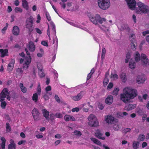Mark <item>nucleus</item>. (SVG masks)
Instances as JSON below:
<instances>
[{
    "instance_id": "c756f323",
    "label": "nucleus",
    "mask_w": 149,
    "mask_h": 149,
    "mask_svg": "<svg viewBox=\"0 0 149 149\" xmlns=\"http://www.w3.org/2000/svg\"><path fill=\"white\" fill-rule=\"evenodd\" d=\"M90 139L91 141H92L95 144H96L99 146H101V143L100 141H99L97 139L93 137H91V138Z\"/></svg>"
},
{
    "instance_id": "1a4fd4ad",
    "label": "nucleus",
    "mask_w": 149,
    "mask_h": 149,
    "mask_svg": "<svg viewBox=\"0 0 149 149\" xmlns=\"http://www.w3.org/2000/svg\"><path fill=\"white\" fill-rule=\"evenodd\" d=\"M85 93L84 92L81 91L77 95L72 96V98L74 101H79L83 97Z\"/></svg>"
},
{
    "instance_id": "ddd939ff",
    "label": "nucleus",
    "mask_w": 149,
    "mask_h": 149,
    "mask_svg": "<svg viewBox=\"0 0 149 149\" xmlns=\"http://www.w3.org/2000/svg\"><path fill=\"white\" fill-rule=\"evenodd\" d=\"M135 104H129L126 105L125 107V109L127 111H130L136 107Z\"/></svg>"
},
{
    "instance_id": "72a5a7b5",
    "label": "nucleus",
    "mask_w": 149,
    "mask_h": 149,
    "mask_svg": "<svg viewBox=\"0 0 149 149\" xmlns=\"http://www.w3.org/2000/svg\"><path fill=\"white\" fill-rule=\"evenodd\" d=\"M139 142L137 141H134L132 143V147L134 149H137L139 148Z\"/></svg>"
},
{
    "instance_id": "58836bf2",
    "label": "nucleus",
    "mask_w": 149,
    "mask_h": 149,
    "mask_svg": "<svg viewBox=\"0 0 149 149\" xmlns=\"http://www.w3.org/2000/svg\"><path fill=\"white\" fill-rule=\"evenodd\" d=\"M131 57L130 54L129 52H128L126 55V58L125 59V63H127L129 61V59Z\"/></svg>"
},
{
    "instance_id": "de8ad7c7",
    "label": "nucleus",
    "mask_w": 149,
    "mask_h": 149,
    "mask_svg": "<svg viewBox=\"0 0 149 149\" xmlns=\"http://www.w3.org/2000/svg\"><path fill=\"white\" fill-rule=\"evenodd\" d=\"M47 94H48V93H45L44 95L42 96V97L45 101L48 100L49 99V97Z\"/></svg>"
},
{
    "instance_id": "a19ab883",
    "label": "nucleus",
    "mask_w": 149,
    "mask_h": 149,
    "mask_svg": "<svg viewBox=\"0 0 149 149\" xmlns=\"http://www.w3.org/2000/svg\"><path fill=\"white\" fill-rule=\"evenodd\" d=\"M119 89L118 88H115L113 91L112 94L115 95H117L118 94Z\"/></svg>"
},
{
    "instance_id": "f8f14e48",
    "label": "nucleus",
    "mask_w": 149,
    "mask_h": 149,
    "mask_svg": "<svg viewBox=\"0 0 149 149\" xmlns=\"http://www.w3.org/2000/svg\"><path fill=\"white\" fill-rule=\"evenodd\" d=\"M15 62V61L14 59L12 58L11 59L10 62L8 65L7 67V70L9 72H11L13 70Z\"/></svg>"
},
{
    "instance_id": "f704fd0d",
    "label": "nucleus",
    "mask_w": 149,
    "mask_h": 149,
    "mask_svg": "<svg viewBox=\"0 0 149 149\" xmlns=\"http://www.w3.org/2000/svg\"><path fill=\"white\" fill-rule=\"evenodd\" d=\"M136 13L137 14H142L146 13L149 10H136Z\"/></svg>"
},
{
    "instance_id": "774afa93",
    "label": "nucleus",
    "mask_w": 149,
    "mask_h": 149,
    "mask_svg": "<svg viewBox=\"0 0 149 149\" xmlns=\"http://www.w3.org/2000/svg\"><path fill=\"white\" fill-rule=\"evenodd\" d=\"M35 30H36V32L38 33H39L40 34H42V32L41 31H40V30L38 29V28H36Z\"/></svg>"
},
{
    "instance_id": "5fc2aeb1",
    "label": "nucleus",
    "mask_w": 149,
    "mask_h": 149,
    "mask_svg": "<svg viewBox=\"0 0 149 149\" xmlns=\"http://www.w3.org/2000/svg\"><path fill=\"white\" fill-rule=\"evenodd\" d=\"M46 16L47 20L48 21H50L51 20V18L50 15L48 12H46Z\"/></svg>"
},
{
    "instance_id": "79ce46f5",
    "label": "nucleus",
    "mask_w": 149,
    "mask_h": 149,
    "mask_svg": "<svg viewBox=\"0 0 149 149\" xmlns=\"http://www.w3.org/2000/svg\"><path fill=\"white\" fill-rule=\"evenodd\" d=\"M6 131L7 132H9L11 131V129L10 126V125L9 123H6Z\"/></svg>"
},
{
    "instance_id": "2f4dec72",
    "label": "nucleus",
    "mask_w": 149,
    "mask_h": 149,
    "mask_svg": "<svg viewBox=\"0 0 149 149\" xmlns=\"http://www.w3.org/2000/svg\"><path fill=\"white\" fill-rule=\"evenodd\" d=\"M19 87L21 89L22 91L24 93H25L26 92L27 89L25 87L22 83H19Z\"/></svg>"
},
{
    "instance_id": "6e6552de",
    "label": "nucleus",
    "mask_w": 149,
    "mask_h": 149,
    "mask_svg": "<svg viewBox=\"0 0 149 149\" xmlns=\"http://www.w3.org/2000/svg\"><path fill=\"white\" fill-rule=\"evenodd\" d=\"M141 61L143 66H145L149 65V61L147 58L146 55L144 54H141Z\"/></svg>"
},
{
    "instance_id": "8fccbe9b",
    "label": "nucleus",
    "mask_w": 149,
    "mask_h": 149,
    "mask_svg": "<svg viewBox=\"0 0 149 149\" xmlns=\"http://www.w3.org/2000/svg\"><path fill=\"white\" fill-rule=\"evenodd\" d=\"M54 115L57 118H61L63 117L62 114L60 113H57Z\"/></svg>"
},
{
    "instance_id": "bb28decb",
    "label": "nucleus",
    "mask_w": 149,
    "mask_h": 149,
    "mask_svg": "<svg viewBox=\"0 0 149 149\" xmlns=\"http://www.w3.org/2000/svg\"><path fill=\"white\" fill-rule=\"evenodd\" d=\"M129 66L130 68L131 69H134L135 67V63L132 59H131L129 62Z\"/></svg>"
},
{
    "instance_id": "b1692460",
    "label": "nucleus",
    "mask_w": 149,
    "mask_h": 149,
    "mask_svg": "<svg viewBox=\"0 0 149 149\" xmlns=\"http://www.w3.org/2000/svg\"><path fill=\"white\" fill-rule=\"evenodd\" d=\"M13 34L16 36L18 35L19 33V30L18 27L17 26H14L13 28Z\"/></svg>"
},
{
    "instance_id": "7ed1b4c3",
    "label": "nucleus",
    "mask_w": 149,
    "mask_h": 149,
    "mask_svg": "<svg viewBox=\"0 0 149 149\" xmlns=\"http://www.w3.org/2000/svg\"><path fill=\"white\" fill-rule=\"evenodd\" d=\"M88 119L89 121L88 125L92 127H95L99 125V123L97 118L93 114H91L88 117Z\"/></svg>"
},
{
    "instance_id": "6e6d98bb",
    "label": "nucleus",
    "mask_w": 149,
    "mask_h": 149,
    "mask_svg": "<svg viewBox=\"0 0 149 149\" xmlns=\"http://www.w3.org/2000/svg\"><path fill=\"white\" fill-rule=\"evenodd\" d=\"M54 98L55 99L56 101L58 103H60V98H59L58 96L57 95H56L55 96Z\"/></svg>"
},
{
    "instance_id": "37998d69",
    "label": "nucleus",
    "mask_w": 149,
    "mask_h": 149,
    "mask_svg": "<svg viewBox=\"0 0 149 149\" xmlns=\"http://www.w3.org/2000/svg\"><path fill=\"white\" fill-rule=\"evenodd\" d=\"M6 96V95H4L1 93H0V101H4Z\"/></svg>"
},
{
    "instance_id": "0e129e2a",
    "label": "nucleus",
    "mask_w": 149,
    "mask_h": 149,
    "mask_svg": "<svg viewBox=\"0 0 149 149\" xmlns=\"http://www.w3.org/2000/svg\"><path fill=\"white\" fill-rule=\"evenodd\" d=\"M131 130V129L130 128H127L124 130V132L125 134L127 133L128 132H130Z\"/></svg>"
},
{
    "instance_id": "338daca9",
    "label": "nucleus",
    "mask_w": 149,
    "mask_h": 149,
    "mask_svg": "<svg viewBox=\"0 0 149 149\" xmlns=\"http://www.w3.org/2000/svg\"><path fill=\"white\" fill-rule=\"evenodd\" d=\"M113 86V83L111 82H110L109 83V84L107 86V88H111Z\"/></svg>"
},
{
    "instance_id": "c03bdc74",
    "label": "nucleus",
    "mask_w": 149,
    "mask_h": 149,
    "mask_svg": "<svg viewBox=\"0 0 149 149\" xmlns=\"http://www.w3.org/2000/svg\"><path fill=\"white\" fill-rule=\"evenodd\" d=\"M109 82V79L107 77H105L103 83L104 86H106Z\"/></svg>"
},
{
    "instance_id": "9d476101",
    "label": "nucleus",
    "mask_w": 149,
    "mask_h": 149,
    "mask_svg": "<svg viewBox=\"0 0 149 149\" xmlns=\"http://www.w3.org/2000/svg\"><path fill=\"white\" fill-rule=\"evenodd\" d=\"M127 3L129 8L132 9L135 8L136 6V2L135 0H126Z\"/></svg>"
},
{
    "instance_id": "20e7f679",
    "label": "nucleus",
    "mask_w": 149,
    "mask_h": 149,
    "mask_svg": "<svg viewBox=\"0 0 149 149\" xmlns=\"http://www.w3.org/2000/svg\"><path fill=\"white\" fill-rule=\"evenodd\" d=\"M98 3L101 9H106L109 8L110 5L109 0H98Z\"/></svg>"
},
{
    "instance_id": "39448f33",
    "label": "nucleus",
    "mask_w": 149,
    "mask_h": 149,
    "mask_svg": "<svg viewBox=\"0 0 149 149\" xmlns=\"http://www.w3.org/2000/svg\"><path fill=\"white\" fill-rule=\"evenodd\" d=\"M33 18L31 16L27 19L26 21V28L28 29L29 33L30 34L33 31Z\"/></svg>"
},
{
    "instance_id": "393cba45",
    "label": "nucleus",
    "mask_w": 149,
    "mask_h": 149,
    "mask_svg": "<svg viewBox=\"0 0 149 149\" xmlns=\"http://www.w3.org/2000/svg\"><path fill=\"white\" fill-rule=\"evenodd\" d=\"M38 68L39 71L38 72V74L40 78H43L45 76V74L43 72V69L42 67L40 68L39 66H38Z\"/></svg>"
},
{
    "instance_id": "a211bd4d",
    "label": "nucleus",
    "mask_w": 149,
    "mask_h": 149,
    "mask_svg": "<svg viewBox=\"0 0 149 149\" xmlns=\"http://www.w3.org/2000/svg\"><path fill=\"white\" fill-rule=\"evenodd\" d=\"M0 52L1 53V57L2 58L6 56H8V50L7 49H0Z\"/></svg>"
},
{
    "instance_id": "9b49d317",
    "label": "nucleus",
    "mask_w": 149,
    "mask_h": 149,
    "mask_svg": "<svg viewBox=\"0 0 149 149\" xmlns=\"http://www.w3.org/2000/svg\"><path fill=\"white\" fill-rule=\"evenodd\" d=\"M25 59V63L23 65V68L27 69L29 67V65L31 62V56H29V57H26Z\"/></svg>"
},
{
    "instance_id": "680f3d73",
    "label": "nucleus",
    "mask_w": 149,
    "mask_h": 149,
    "mask_svg": "<svg viewBox=\"0 0 149 149\" xmlns=\"http://www.w3.org/2000/svg\"><path fill=\"white\" fill-rule=\"evenodd\" d=\"M37 20L36 21V22L37 23H39L41 19V17L39 14H38L37 17Z\"/></svg>"
},
{
    "instance_id": "f257e3e1",
    "label": "nucleus",
    "mask_w": 149,
    "mask_h": 149,
    "mask_svg": "<svg viewBox=\"0 0 149 149\" xmlns=\"http://www.w3.org/2000/svg\"><path fill=\"white\" fill-rule=\"evenodd\" d=\"M137 91L129 87H126L123 89V93L120 95L121 100L125 103L128 102L130 99H134L137 95Z\"/></svg>"
},
{
    "instance_id": "4c0bfd02",
    "label": "nucleus",
    "mask_w": 149,
    "mask_h": 149,
    "mask_svg": "<svg viewBox=\"0 0 149 149\" xmlns=\"http://www.w3.org/2000/svg\"><path fill=\"white\" fill-rule=\"evenodd\" d=\"M1 102V107L3 109H5L6 108V106L7 105L6 102L3 101H0Z\"/></svg>"
},
{
    "instance_id": "0eeeda50",
    "label": "nucleus",
    "mask_w": 149,
    "mask_h": 149,
    "mask_svg": "<svg viewBox=\"0 0 149 149\" xmlns=\"http://www.w3.org/2000/svg\"><path fill=\"white\" fill-rule=\"evenodd\" d=\"M32 113L34 121H38L40 119V113L37 109L34 108L32 110Z\"/></svg>"
},
{
    "instance_id": "f03ea898",
    "label": "nucleus",
    "mask_w": 149,
    "mask_h": 149,
    "mask_svg": "<svg viewBox=\"0 0 149 149\" xmlns=\"http://www.w3.org/2000/svg\"><path fill=\"white\" fill-rule=\"evenodd\" d=\"M86 14L88 17L91 21L95 25L97 24L98 22L100 24H102L103 22H105L106 20L105 18H102L98 14H96L95 17L90 12H87L86 13Z\"/></svg>"
},
{
    "instance_id": "423d86ee",
    "label": "nucleus",
    "mask_w": 149,
    "mask_h": 149,
    "mask_svg": "<svg viewBox=\"0 0 149 149\" xmlns=\"http://www.w3.org/2000/svg\"><path fill=\"white\" fill-rule=\"evenodd\" d=\"M41 88L40 83H38V86L36 88V93L33 94L32 97L33 100L36 102L38 99V95H40L41 93Z\"/></svg>"
},
{
    "instance_id": "c9c22d12",
    "label": "nucleus",
    "mask_w": 149,
    "mask_h": 149,
    "mask_svg": "<svg viewBox=\"0 0 149 149\" xmlns=\"http://www.w3.org/2000/svg\"><path fill=\"white\" fill-rule=\"evenodd\" d=\"M135 35L134 34H132L130 36V39L131 43L136 42V40H135Z\"/></svg>"
},
{
    "instance_id": "3c124183",
    "label": "nucleus",
    "mask_w": 149,
    "mask_h": 149,
    "mask_svg": "<svg viewBox=\"0 0 149 149\" xmlns=\"http://www.w3.org/2000/svg\"><path fill=\"white\" fill-rule=\"evenodd\" d=\"M74 133L75 135L78 136H80L82 134L81 133L80 131L77 130H75L74 132Z\"/></svg>"
},
{
    "instance_id": "603ef678",
    "label": "nucleus",
    "mask_w": 149,
    "mask_h": 149,
    "mask_svg": "<svg viewBox=\"0 0 149 149\" xmlns=\"http://www.w3.org/2000/svg\"><path fill=\"white\" fill-rule=\"evenodd\" d=\"M55 116L53 113L51 114L50 115V120L52 122H53L55 119Z\"/></svg>"
},
{
    "instance_id": "7c9ffc66",
    "label": "nucleus",
    "mask_w": 149,
    "mask_h": 149,
    "mask_svg": "<svg viewBox=\"0 0 149 149\" xmlns=\"http://www.w3.org/2000/svg\"><path fill=\"white\" fill-rule=\"evenodd\" d=\"M134 57L135 61L136 62L139 61L141 59L140 54L138 52H135Z\"/></svg>"
},
{
    "instance_id": "4468645a",
    "label": "nucleus",
    "mask_w": 149,
    "mask_h": 149,
    "mask_svg": "<svg viewBox=\"0 0 149 149\" xmlns=\"http://www.w3.org/2000/svg\"><path fill=\"white\" fill-rule=\"evenodd\" d=\"M137 5L139 9H149V6L145 5L141 2H139L137 3Z\"/></svg>"
},
{
    "instance_id": "cd10ccee",
    "label": "nucleus",
    "mask_w": 149,
    "mask_h": 149,
    "mask_svg": "<svg viewBox=\"0 0 149 149\" xmlns=\"http://www.w3.org/2000/svg\"><path fill=\"white\" fill-rule=\"evenodd\" d=\"M1 139L2 141V143L1 144V148L2 149H5V148L6 140L3 137H1Z\"/></svg>"
},
{
    "instance_id": "f3484780",
    "label": "nucleus",
    "mask_w": 149,
    "mask_h": 149,
    "mask_svg": "<svg viewBox=\"0 0 149 149\" xmlns=\"http://www.w3.org/2000/svg\"><path fill=\"white\" fill-rule=\"evenodd\" d=\"M113 97L112 95H109L105 100V102L106 104L110 105L111 104L113 101Z\"/></svg>"
},
{
    "instance_id": "a18cd8bd",
    "label": "nucleus",
    "mask_w": 149,
    "mask_h": 149,
    "mask_svg": "<svg viewBox=\"0 0 149 149\" xmlns=\"http://www.w3.org/2000/svg\"><path fill=\"white\" fill-rule=\"evenodd\" d=\"M120 128V127L118 125H115L113 126V129L115 131H118Z\"/></svg>"
},
{
    "instance_id": "e433bc0d",
    "label": "nucleus",
    "mask_w": 149,
    "mask_h": 149,
    "mask_svg": "<svg viewBox=\"0 0 149 149\" xmlns=\"http://www.w3.org/2000/svg\"><path fill=\"white\" fill-rule=\"evenodd\" d=\"M145 136L144 134H139L138 137V139L141 141H143L145 139Z\"/></svg>"
},
{
    "instance_id": "6ab92c4d",
    "label": "nucleus",
    "mask_w": 149,
    "mask_h": 149,
    "mask_svg": "<svg viewBox=\"0 0 149 149\" xmlns=\"http://www.w3.org/2000/svg\"><path fill=\"white\" fill-rule=\"evenodd\" d=\"M95 136L98 139L104 140L105 138L102 136V134L101 132L99 130H97L96 132L95 133Z\"/></svg>"
},
{
    "instance_id": "13d9d810",
    "label": "nucleus",
    "mask_w": 149,
    "mask_h": 149,
    "mask_svg": "<svg viewBox=\"0 0 149 149\" xmlns=\"http://www.w3.org/2000/svg\"><path fill=\"white\" fill-rule=\"evenodd\" d=\"M41 44L42 45L46 46V47H48V44L47 42L45 41H42L41 42Z\"/></svg>"
},
{
    "instance_id": "4d7b16f0",
    "label": "nucleus",
    "mask_w": 149,
    "mask_h": 149,
    "mask_svg": "<svg viewBox=\"0 0 149 149\" xmlns=\"http://www.w3.org/2000/svg\"><path fill=\"white\" fill-rule=\"evenodd\" d=\"M117 117L118 118H121L123 117L122 112H119L117 114Z\"/></svg>"
},
{
    "instance_id": "052dcab7",
    "label": "nucleus",
    "mask_w": 149,
    "mask_h": 149,
    "mask_svg": "<svg viewBox=\"0 0 149 149\" xmlns=\"http://www.w3.org/2000/svg\"><path fill=\"white\" fill-rule=\"evenodd\" d=\"M16 72L18 74H20L22 73L23 71L21 68H18L17 69Z\"/></svg>"
},
{
    "instance_id": "2eb2a0df",
    "label": "nucleus",
    "mask_w": 149,
    "mask_h": 149,
    "mask_svg": "<svg viewBox=\"0 0 149 149\" xmlns=\"http://www.w3.org/2000/svg\"><path fill=\"white\" fill-rule=\"evenodd\" d=\"M28 46L29 50L30 52H33L36 49V47L33 42L31 41L29 42Z\"/></svg>"
},
{
    "instance_id": "4be33fe9",
    "label": "nucleus",
    "mask_w": 149,
    "mask_h": 149,
    "mask_svg": "<svg viewBox=\"0 0 149 149\" xmlns=\"http://www.w3.org/2000/svg\"><path fill=\"white\" fill-rule=\"evenodd\" d=\"M114 120L113 117L111 116H107V118H106V122L109 124H112Z\"/></svg>"
},
{
    "instance_id": "ea45409f",
    "label": "nucleus",
    "mask_w": 149,
    "mask_h": 149,
    "mask_svg": "<svg viewBox=\"0 0 149 149\" xmlns=\"http://www.w3.org/2000/svg\"><path fill=\"white\" fill-rule=\"evenodd\" d=\"M8 90L7 88H4L2 91L1 93L3 94L6 95V96L7 95L8 93Z\"/></svg>"
},
{
    "instance_id": "bf43d9fd",
    "label": "nucleus",
    "mask_w": 149,
    "mask_h": 149,
    "mask_svg": "<svg viewBox=\"0 0 149 149\" xmlns=\"http://www.w3.org/2000/svg\"><path fill=\"white\" fill-rule=\"evenodd\" d=\"M142 34L143 36H145L147 34H149V30H148L146 31H143L142 32Z\"/></svg>"
},
{
    "instance_id": "dca6fc26",
    "label": "nucleus",
    "mask_w": 149,
    "mask_h": 149,
    "mask_svg": "<svg viewBox=\"0 0 149 149\" xmlns=\"http://www.w3.org/2000/svg\"><path fill=\"white\" fill-rule=\"evenodd\" d=\"M10 143L8 146V149H16V145L14 140L11 139Z\"/></svg>"
},
{
    "instance_id": "473e14b6",
    "label": "nucleus",
    "mask_w": 149,
    "mask_h": 149,
    "mask_svg": "<svg viewBox=\"0 0 149 149\" xmlns=\"http://www.w3.org/2000/svg\"><path fill=\"white\" fill-rule=\"evenodd\" d=\"M22 5L24 8L25 9H28V3L26 0H22Z\"/></svg>"
},
{
    "instance_id": "aec40b11",
    "label": "nucleus",
    "mask_w": 149,
    "mask_h": 149,
    "mask_svg": "<svg viewBox=\"0 0 149 149\" xmlns=\"http://www.w3.org/2000/svg\"><path fill=\"white\" fill-rule=\"evenodd\" d=\"M137 83L139 84L143 83L145 81V79L143 75H139L136 79Z\"/></svg>"
},
{
    "instance_id": "5701e85b",
    "label": "nucleus",
    "mask_w": 149,
    "mask_h": 149,
    "mask_svg": "<svg viewBox=\"0 0 149 149\" xmlns=\"http://www.w3.org/2000/svg\"><path fill=\"white\" fill-rule=\"evenodd\" d=\"M42 111L43 116L46 118L47 120H49V112L45 109H42Z\"/></svg>"
},
{
    "instance_id": "412c9836",
    "label": "nucleus",
    "mask_w": 149,
    "mask_h": 149,
    "mask_svg": "<svg viewBox=\"0 0 149 149\" xmlns=\"http://www.w3.org/2000/svg\"><path fill=\"white\" fill-rule=\"evenodd\" d=\"M64 119L66 121H75V119L73 116L67 115H66L64 116Z\"/></svg>"
},
{
    "instance_id": "864d4df0",
    "label": "nucleus",
    "mask_w": 149,
    "mask_h": 149,
    "mask_svg": "<svg viewBox=\"0 0 149 149\" xmlns=\"http://www.w3.org/2000/svg\"><path fill=\"white\" fill-rule=\"evenodd\" d=\"M50 25L52 27V30L54 32H56V29L55 28V24H54L53 22L51 23Z\"/></svg>"
},
{
    "instance_id": "c85d7f7f",
    "label": "nucleus",
    "mask_w": 149,
    "mask_h": 149,
    "mask_svg": "<svg viewBox=\"0 0 149 149\" xmlns=\"http://www.w3.org/2000/svg\"><path fill=\"white\" fill-rule=\"evenodd\" d=\"M52 90L51 87L50 86H48L46 87L45 88V91L46 93H48L49 95H51L52 94V93L51 91H51Z\"/></svg>"
},
{
    "instance_id": "09e8293b",
    "label": "nucleus",
    "mask_w": 149,
    "mask_h": 149,
    "mask_svg": "<svg viewBox=\"0 0 149 149\" xmlns=\"http://www.w3.org/2000/svg\"><path fill=\"white\" fill-rule=\"evenodd\" d=\"M135 43H136V42L131 43V48L132 50L134 51L136 49L135 44Z\"/></svg>"
},
{
    "instance_id": "e2e57ef3",
    "label": "nucleus",
    "mask_w": 149,
    "mask_h": 149,
    "mask_svg": "<svg viewBox=\"0 0 149 149\" xmlns=\"http://www.w3.org/2000/svg\"><path fill=\"white\" fill-rule=\"evenodd\" d=\"M79 110V109L78 107H75L72 109V111L73 112H78Z\"/></svg>"
},
{
    "instance_id": "69168bd1",
    "label": "nucleus",
    "mask_w": 149,
    "mask_h": 149,
    "mask_svg": "<svg viewBox=\"0 0 149 149\" xmlns=\"http://www.w3.org/2000/svg\"><path fill=\"white\" fill-rule=\"evenodd\" d=\"M64 3L62 2L60 3V4L61 5V7L63 9H65V4Z\"/></svg>"
},
{
    "instance_id": "49530a36",
    "label": "nucleus",
    "mask_w": 149,
    "mask_h": 149,
    "mask_svg": "<svg viewBox=\"0 0 149 149\" xmlns=\"http://www.w3.org/2000/svg\"><path fill=\"white\" fill-rule=\"evenodd\" d=\"M111 78H113L114 79H118V76L116 74L111 73Z\"/></svg>"
},
{
    "instance_id": "a878e982",
    "label": "nucleus",
    "mask_w": 149,
    "mask_h": 149,
    "mask_svg": "<svg viewBox=\"0 0 149 149\" xmlns=\"http://www.w3.org/2000/svg\"><path fill=\"white\" fill-rule=\"evenodd\" d=\"M120 77L122 82L125 83L127 81V77L126 73L122 72L120 75Z\"/></svg>"
}]
</instances>
